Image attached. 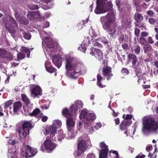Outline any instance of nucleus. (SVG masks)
Returning <instances> with one entry per match:
<instances>
[{
	"label": "nucleus",
	"instance_id": "obj_62",
	"mask_svg": "<svg viewBox=\"0 0 158 158\" xmlns=\"http://www.w3.org/2000/svg\"><path fill=\"white\" fill-rule=\"evenodd\" d=\"M96 156L94 154L90 153L88 154L86 158H95Z\"/></svg>",
	"mask_w": 158,
	"mask_h": 158
},
{
	"label": "nucleus",
	"instance_id": "obj_39",
	"mask_svg": "<svg viewBox=\"0 0 158 158\" xmlns=\"http://www.w3.org/2000/svg\"><path fill=\"white\" fill-rule=\"evenodd\" d=\"M17 60L19 61L23 59L25 57V55L22 53L20 52L17 55Z\"/></svg>",
	"mask_w": 158,
	"mask_h": 158
},
{
	"label": "nucleus",
	"instance_id": "obj_35",
	"mask_svg": "<svg viewBox=\"0 0 158 158\" xmlns=\"http://www.w3.org/2000/svg\"><path fill=\"white\" fill-rule=\"evenodd\" d=\"M134 50L136 54H139L140 52V47L138 45H135L134 47Z\"/></svg>",
	"mask_w": 158,
	"mask_h": 158
},
{
	"label": "nucleus",
	"instance_id": "obj_17",
	"mask_svg": "<svg viewBox=\"0 0 158 158\" xmlns=\"http://www.w3.org/2000/svg\"><path fill=\"white\" fill-rule=\"evenodd\" d=\"M130 125V122L128 121H123L120 125V129L122 131L125 130L127 129Z\"/></svg>",
	"mask_w": 158,
	"mask_h": 158
},
{
	"label": "nucleus",
	"instance_id": "obj_22",
	"mask_svg": "<svg viewBox=\"0 0 158 158\" xmlns=\"http://www.w3.org/2000/svg\"><path fill=\"white\" fill-rule=\"evenodd\" d=\"M65 137V135L64 134L63 131L60 130L58 132V135L57 138H55L54 140L56 141L58 140L59 141L61 142L62 139H63Z\"/></svg>",
	"mask_w": 158,
	"mask_h": 158
},
{
	"label": "nucleus",
	"instance_id": "obj_18",
	"mask_svg": "<svg viewBox=\"0 0 158 158\" xmlns=\"http://www.w3.org/2000/svg\"><path fill=\"white\" fill-rule=\"evenodd\" d=\"M89 113V111L86 109L83 110L79 116L80 119L84 121H85L86 120Z\"/></svg>",
	"mask_w": 158,
	"mask_h": 158
},
{
	"label": "nucleus",
	"instance_id": "obj_53",
	"mask_svg": "<svg viewBox=\"0 0 158 158\" xmlns=\"http://www.w3.org/2000/svg\"><path fill=\"white\" fill-rule=\"evenodd\" d=\"M12 101L11 100H9L6 102L4 105V108H7V107L10 106L12 104Z\"/></svg>",
	"mask_w": 158,
	"mask_h": 158
},
{
	"label": "nucleus",
	"instance_id": "obj_28",
	"mask_svg": "<svg viewBox=\"0 0 158 158\" xmlns=\"http://www.w3.org/2000/svg\"><path fill=\"white\" fill-rule=\"evenodd\" d=\"M10 22H11L10 23V25L11 27H14V28H18V26L16 23V22L13 18L11 17L10 19Z\"/></svg>",
	"mask_w": 158,
	"mask_h": 158
},
{
	"label": "nucleus",
	"instance_id": "obj_25",
	"mask_svg": "<svg viewBox=\"0 0 158 158\" xmlns=\"http://www.w3.org/2000/svg\"><path fill=\"white\" fill-rule=\"evenodd\" d=\"M128 38L127 35L125 34L121 35L118 38V40L120 44L125 42L126 40Z\"/></svg>",
	"mask_w": 158,
	"mask_h": 158
},
{
	"label": "nucleus",
	"instance_id": "obj_56",
	"mask_svg": "<svg viewBox=\"0 0 158 158\" xmlns=\"http://www.w3.org/2000/svg\"><path fill=\"white\" fill-rule=\"evenodd\" d=\"M30 8L32 10H37L39 8V7L35 5H31L30 6Z\"/></svg>",
	"mask_w": 158,
	"mask_h": 158
},
{
	"label": "nucleus",
	"instance_id": "obj_31",
	"mask_svg": "<svg viewBox=\"0 0 158 158\" xmlns=\"http://www.w3.org/2000/svg\"><path fill=\"white\" fill-rule=\"evenodd\" d=\"M96 118V116L94 114L89 113L85 121H87L94 120Z\"/></svg>",
	"mask_w": 158,
	"mask_h": 158
},
{
	"label": "nucleus",
	"instance_id": "obj_10",
	"mask_svg": "<svg viewBox=\"0 0 158 158\" xmlns=\"http://www.w3.org/2000/svg\"><path fill=\"white\" fill-rule=\"evenodd\" d=\"M78 143L77 145L78 149L85 151L88 148V143L84 137H80L78 139Z\"/></svg>",
	"mask_w": 158,
	"mask_h": 158
},
{
	"label": "nucleus",
	"instance_id": "obj_20",
	"mask_svg": "<svg viewBox=\"0 0 158 158\" xmlns=\"http://www.w3.org/2000/svg\"><path fill=\"white\" fill-rule=\"evenodd\" d=\"M15 17L17 20H20L21 22L23 24L27 25L29 23V21L23 17H21L19 18V15L17 13H16L15 14Z\"/></svg>",
	"mask_w": 158,
	"mask_h": 158
},
{
	"label": "nucleus",
	"instance_id": "obj_12",
	"mask_svg": "<svg viewBox=\"0 0 158 158\" xmlns=\"http://www.w3.org/2000/svg\"><path fill=\"white\" fill-rule=\"evenodd\" d=\"M42 90L40 87L38 85L34 87L31 91V95L34 97L41 95Z\"/></svg>",
	"mask_w": 158,
	"mask_h": 158
},
{
	"label": "nucleus",
	"instance_id": "obj_44",
	"mask_svg": "<svg viewBox=\"0 0 158 158\" xmlns=\"http://www.w3.org/2000/svg\"><path fill=\"white\" fill-rule=\"evenodd\" d=\"M145 46L146 47L143 48L144 51L145 52H148V51H151L152 50V46L149 45L148 43V45H147V46Z\"/></svg>",
	"mask_w": 158,
	"mask_h": 158
},
{
	"label": "nucleus",
	"instance_id": "obj_2",
	"mask_svg": "<svg viewBox=\"0 0 158 158\" xmlns=\"http://www.w3.org/2000/svg\"><path fill=\"white\" fill-rule=\"evenodd\" d=\"M65 60L66 74L71 78H77L78 76L77 74L85 70L82 63L76 61L71 56L66 57Z\"/></svg>",
	"mask_w": 158,
	"mask_h": 158
},
{
	"label": "nucleus",
	"instance_id": "obj_29",
	"mask_svg": "<svg viewBox=\"0 0 158 158\" xmlns=\"http://www.w3.org/2000/svg\"><path fill=\"white\" fill-rule=\"evenodd\" d=\"M20 51L22 52H25L27 54V57H30V52L28 49L25 47H22L20 49Z\"/></svg>",
	"mask_w": 158,
	"mask_h": 158
},
{
	"label": "nucleus",
	"instance_id": "obj_8",
	"mask_svg": "<svg viewBox=\"0 0 158 158\" xmlns=\"http://www.w3.org/2000/svg\"><path fill=\"white\" fill-rule=\"evenodd\" d=\"M43 146L45 147V149L48 152H50L53 150L56 146V145L52 142L50 139H46L44 142V145H42L41 149L43 150Z\"/></svg>",
	"mask_w": 158,
	"mask_h": 158
},
{
	"label": "nucleus",
	"instance_id": "obj_51",
	"mask_svg": "<svg viewBox=\"0 0 158 158\" xmlns=\"http://www.w3.org/2000/svg\"><path fill=\"white\" fill-rule=\"evenodd\" d=\"M21 154H20V158H19L18 156H17V153L16 156H12L11 157V158H24V157H25L24 152H23V151L22 152V149L21 150Z\"/></svg>",
	"mask_w": 158,
	"mask_h": 158
},
{
	"label": "nucleus",
	"instance_id": "obj_3",
	"mask_svg": "<svg viewBox=\"0 0 158 158\" xmlns=\"http://www.w3.org/2000/svg\"><path fill=\"white\" fill-rule=\"evenodd\" d=\"M143 123L142 131L144 134L155 131L158 129V123L152 117L146 118L143 120Z\"/></svg>",
	"mask_w": 158,
	"mask_h": 158
},
{
	"label": "nucleus",
	"instance_id": "obj_23",
	"mask_svg": "<svg viewBox=\"0 0 158 158\" xmlns=\"http://www.w3.org/2000/svg\"><path fill=\"white\" fill-rule=\"evenodd\" d=\"M62 112L63 115L67 118L73 116L72 113L68 108H65L64 109L62 110Z\"/></svg>",
	"mask_w": 158,
	"mask_h": 158
},
{
	"label": "nucleus",
	"instance_id": "obj_16",
	"mask_svg": "<svg viewBox=\"0 0 158 158\" xmlns=\"http://www.w3.org/2000/svg\"><path fill=\"white\" fill-rule=\"evenodd\" d=\"M66 124L68 130H70L75 125V122L73 120V116L67 118Z\"/></svg>",
	"mask_w": 158,
	"mask_h": 158
},
{
	"label": "nucleus",
	"instance_id": "obj_27",
	"mask_svg": "<svg viewBox=\"0 0 158 158\" xmlns=\"http://www.w3.org/2000/svg\"><path fill=\"white\" fill-rule=\"evenodd\" d=\"M22 99L23 102L26 104L27 106L30 104V102L27 95L24 94H21Z\"/></svg>",
	"mask_w": 158,
	"mask_h": 158
},
{
	"label": "nucleus",
	"instance_id": "obj_32",
	"mask_svg": "<svg viewBox=\"0 0 158 158\" xmlns=\"http://www.w3.org/2000/svg\"><path fill=\"white\" fill-rule=\"evenodd\" d=\"M14 57L12 54L10 53V52H7L5 54L3 59H6L7 60H11L14 59Z\"/></svg>",
	"mask_w": 158,
	"mask_h": 158
},
{
	"label": "nucleus",
	"instance_id": "obj_15",
	"mask_svg": "<svg viewBox=\"0 0 158 158\" xmlns=\"http://www.w3.org/2000/svg\"><path fill=\"white\" fill-rule=\"evenodd\" d=\"M18 133L19 134V136L22 139H24L29 134V132L28 130H23L21 128L18 129Z\"/></svg>",
	"mask_w": 158,
	"mask_h": 158
},
{
	"label": "nucleus",
	"instance_id": "obj_33",
	"mask_svg": "<svg viewBox=\"0 0 158 158\" xmlns=\"http://www.w3.org/2000/svg\"><path fill=\"white\" fill-rule=\"evenodd\" d=\"M8 152L10 154H13L14 156H16L17 154L16 149L15 148H8Z\"/></svg>",
	"mask_w": 158,
	"mask_h": 158
},
{
	"label": "nucleus",
	"instance_id": "obj_19",
	"mask_svg": "<svg viewBox=\"0 0 158 158\" xmlns=\"http://www.w3.org/2000/svg\"><path fill=\"white\" fill-rule=\"evenodd\" d=\"M31 128V124L30 122L25 121L23 123L22 129L25 130H28L29 132Z\"/></svg>",
	"mask_w": 158,
	"mask_h": 158
},
{
	"label": "nucleus",
	"instance_id": "obj_9",
	"mask_svg": "<svg viewBox=\"0 0 158 158\" xmlns=\"http://www.w3.org/2000/svg\"><path fill=\"white\" fill-rule=\"evenodd\" d=\"M102 71L103 76L108 80L113 76L112 73V68L108 65H105L103 66Z\"/></svg>",
	"mask_w": 158,
	"mask_h": 158
},
{
	"label": "nucleus",
	"instance_id": "obj_6",
	"mask_svg": "<svg viewBox=\"0 0 158 158\" xmlns=\"http://www.w3.org/2000/svg\"><path fill=\"white\" fill-rule=\"evenodd\" d=\"M24 152L26 158L32 157L35 155L37 152L36 149L27 145L22 148V152Z\"/></svg>",
	"mask_w": 158,
	"mask_h": 158
},
{
	"label": "nucleus",
	"instance_id": "obj_5",
	"mask_svg": "<svg viewBox=\"0 0 158 158\" xmlns=\"http://www.w3.org/2000/svg\"><path fill=\"white\" fill-rule=\"evenodd\" d=\"M62 123L60 121L58 120L56 121L52 126L46 128L45 129V135L49 134V137L52 138L56 133V129L60 127Z\"/></svg>",
	"mask_w": 158,
	"mask_h": 158
},
{
	"label": "nucleus",
	"instance_id": "obj_54",
	"mask_svg": "<svg viewBox=\"0 0 158 158\" xmlns=\"http://www.w3.org/2000/svg\"><path fill=\"white\" fill-rule=\"evenodd\" d=\"M140 32V30L139 29L137 28H135V36L138 38L139 36Z\"/></svg>",
	"mask_w": 158,
	"mask_h": 158
},
{
	"label": "nucleus",
	"instance_id": "obj_21",
	"mask_svg": "<svg viewBox=\"0 0 158 158\" xmlns=\"http://www.w3.org/2000/svg\"><path fill=\"white\" fill-rule=\"evenodd\" d=\"M33 108L32 107H29L28 108L27 110L29 113V115L31 116H36L40 112V111L39 109L36 108L34 110L32 113H30L29 111V110H32Z\"/></svg>",
	"mask_w": 158,
	"mask_h": 158
},
{
	"label": "nucleus",
	"instance_id": "obj_38",
	"mask_svg": "<svg viewBox=\"0 0 158 158\" xmlns=\"http://www.w3.org/2000/svg\"><path fill=\"white\" fill-rule=\"evenodd\" d=\"M23 31L24 33L23 34L24 37L26 39L30 40L31 39V35L28 32H24V31L22 29H21L20 31Z\"/></svg>",
	"mask_w": 158,
	"mask_h": 158
},
{
	"label": "nucleus",
	"instance_id": "obj_13",
	"mask_svg": "<svg viewBox=\"0 0 158 158\" xmlns=\"http://www.w3.org/2000/svg\"><path fill=\"white\" fill-rule=\"evenodd\" d=\"M83 106L82 102L80 100H77L75 101L74 105L70 106V109L71 111L73 110V107L75 108V110H77L78 108L80 109Z\"/></svg>",
	"mask_w": 158,
	"mask_h": 158
},
{
	"label": "nucleus",
	"instance_id": "obj_46",
	"mask_svg": "<svg viewBox=\"0 0 158 158\" xmlns=\"http://www.w3.org/2000/svg\"><path fill=\"white\" fill-rule=\"evenodd\" d=\"M121 72L124 75H127L129 73V71L126 68H122L121 70Z\"/></svg>",
	"mask_w": 158,
	"mask_h": 158
},
{
	"label": "nucleus",
	"instance_id": "obj_36",
	"mask_svg": "<svg viewBox=\"0 0 158 158\" xmlns=\"http://www.w3.org/2000/svg\"><path fill=\"white\" fill-rule=\"evenodd\" d=\"M85 152L84 151L78 149V150L75 151L74 153V155L76 157H79L81 156L83 152Z\"/></svg>",
	"mask_w": 158,
	"mask_h": 158
},
{
	"label": "nucleus",
	"instance_id": "obj_24",
	"mask_svg": "<svg viewBox=\"0 0 158 158\" xmlns=\"http://www.w3.org/2000/svg\"><path fill=\"white\" fill-rule=\"evenodd\" d=\"M134 19L137 22H139L143 20V17L142 14L136 12L135 14Z\"/></svg>",
	"mask_w": 158,
	"mask_h": 158
},
{
	"label": "nucleus",
	"instance_id": "obj_50",
	"mask_svg": "<svg viewBox=\"0 0 158 158\" xmlns=\"http://www.w3.org/2000/svg\"><path fill=\"white\" fill-rule=\"evenodd\" d=\"M146 13L150 17H152L155 15V13L152 10L147 11Z\"/></svg>",
	"mask_w": 158,
	"mask_h": 158
},
{
	"label": "nucleus",
	"instance_id": "obj_64",
	"mask_svg": "<svg viewBox=\"0 0 158 158\" xmlns=\"http://www.w3.org/2000/svg\"><path fill=\"white\" fill-rule=\"evenodd\" d=\"M148 41L149 43L152 44L154 43V41L153 40L151 36L148 37Z\"/></svg>",
	"mask_w": 158,
	"mask_h": 158
},
{
	"label": "nucleus",
	"instance_id": "obj_58",
	"mask_svg": "<svg viewBox=\"0 0 158 158\" xmlns=\"http://www.w3.org/2000/svg\"><path fill=\"white\" fill-rule=\"evenodd\" d=\"M131 63L133 66H135L136 64H138L139 61L138 60L137 58L135 59L134 60H132L131 61Z\"/></svg>",
	"mask_w": 158,
	"mask_h": 158
},
{
	"label": "nucleus",
	"instance_id": "obj_1",
	"mask_svg": "<svg viewBox=\"0 0 158 158\" xmlns=\"http://www.w3.org/2000/svg\"><path fill=\"white\" fill-rule=\"evenodd\" d=\"M108 11L106 15L101 17L100 22L103 29L108 33L110 37H114L117 27V24L114 23L115 13L112 7Z\"/></svg>",
	"mask_w": 158,
	"mask_h": 158
},
{
	"label": "nucleus",
	"instance_id": "obj_4",
	"mask_svg": "<svg viewBox=\"0 0 158 158\" xmlns=\"http://www.w3.org/2000/svg\"><path fill=\"white\" fill-rule=\"evenodd\" d=\"M97 6L94 10V12L97 14L105 13L113 7L110 2L107 0H97Z\"/></svg>",
	"mask_w": 158,
	"mask_h": 158
},
{
	"label": "nucleus",
	"instance_id": "obj_34",
	"mask_svg": "<svg viewBox=\"0 0 158 158\" xmlns=\"http://www.w3.org/2000/svg\"><path fill=\"white\" fill-rule=\"evenodd\" d=\"M8 52L4 48H0V57L3 59L5 54Z\"/></svg>",
	"mask_w": 158,
	"mask_h": 158
},
{
	"label": "nucleus",
	"instance_id": "obj_37",
	"mask_svg": "<svg viewBox=\"0 0 158 158\" xmlns=\"http://www.w3.org/2000/svg\"><path fill=\"white\" fill-rule=\"evenodd\" d=\"M45 68L47 71L50 73H53L56 71V69L55 68L53 67L52 66L49 67H47L45 66Z\"/></svg>",
	"mask_w": 158,
	"mask_h": 158
},
{
	"label": "nucleus",
	"instance_id": "obj_11",
	"mask_svg": "<svg viewBox=\"0 0 158 158\" xmlns=\"http://www.w3.org/2000/svg\"><path fill=\"white\" fill-rule=\"evenodd\" d=\"M61 57L57 55H55L53 56L52 61L55 66L59 68L62 65Z\"/></svg>",
	"mask_w": 158,
	"mask_h": 158
},
{
	"label": "nucleus",
	"instance_id": "obj_30",
	"mask_svg": "<svg viewBox=\"0 0 158 158\" xmlns=\"http://www.w3.org/2000/svg\"><path fill=\"white\" fill-rule=\"evenodd\" d=\"M98 38L97 39H95L92 41V44L93 46H98L100 48H102V46L101 44L99 42V41L98 40Z\"/></svg>",
	"mask_w": 158,
	"mask_h": 158
},
{
	"label": "nucleus",
	"instance_id": "obj_48",
	"mask_svg": "<svg viewBox=\"0 0 158 158\" xmlns=\"http://www.w3.org/2000/svg\"><path fill=\"white\" fill-rule=\"evenodd\" d=\"M128 58L130 60H133L137 58V57L134 54L130 53L127 55Z\"/></svg>",
	"mask_w": 158,
	"mask_h": 158
},
{
	"label": "nucleus",
	"instance_id": "obj_14",
	"mask_svg": "<svg viewBox=\"0 0 158 158\" xmlns=\"http://www.w3.org/2000/svg\"><path fill=\"white\" fill-rule=\"evenodd\" d=\"M13 112L17 113L21 109L22 107V102L20 101H17L13 103Z\"/></svg>",
	"mask_w": 158,
	"mask_h": 158
},
{
	"label": "nucleus",
	"instance_id": "obj_43",
	"mask_svg": "<svg viewBox=\"0 0 158 158\" xmlns=\"http://www.w3.org/2000/svg\"><path fill=\"white\" fill-rule=\"evenodd\" d=\"M69 131L68 135L69 138H72L74 137L75 136L74 131L72 130V129L70 130H69Z\"/></svg>",
	"mask_w": 158,
	"mask_h": 158
},
{
	"label": "nucleus",
	"instance_id": "obj_47",
	"mask_svg": "<svg viewBox=\"0 0 158 158\" xmlns=\"http://www.w3.org/2000/svg\"><path fill=\"white\" fill-rule=\"evenodd\" d=\"M128 58L130 60H133L137 58V57L134 54L130 53L127 55Z\"/></svg>",
	"mask_w": 158,
	"mask_h": 158
},
{
	"label": "nucleus",
	"instance_id": "obj_59",
	"mask_svg": "<svg viewBox=\"0 0 158 158\" xmlns=\"http://www.w3.org/2000/svg\"><path fill=\"white\" fill-rule=\"evenodd\" d=\"M102 126V124L101 123H98L94 127V129L98 130Z\"/></svg>",
	"mask_w": 158,
	"mask_h": 158
},
{
	"label": "nucleus",
	"instance_id": "obj_42",
	"mask_svg": "<svg viewBox=\"0 0 158 158\" xmlns=\"http://www.w3.org/2000/svg\"><path fill=\"white\" fill-rule=\"evenodd\" d=\"M47 47L49 48L53 49L54 47V44L53 42L52 41H49L46 43Z\"/></svg>",
	"mask_w": 158,
	"mask_h": 158
},
{
	"label": "nucleus",
	"instance_id": "obj_41",
	"mask_svg": "<svg viewBox=\"0 0 158 158\" xmlns=\"http://www.w3.org/2000/svg\"><path fill=\"white\" fill-rule=\"evenodd\" d=\"M98 41L100 42H102V43L104 44H107L108 42V41L105 37H102L101 38H98Z\"/></svg>",
	"mask_w": 158,
	"mask_h": 158
},
{
	"label": "nucleus",
	"instance_id": "obj_26",
	"mask_svg": "<svg viewBox=\"0 0 158 158\" xmlns=\"http://www.w3.org/2000/svg\"><path fill=\"white\" fill-rule=\"evenodd\" d=\"M96 57L99 61H101L103 58V55L102 50L99 49H98L96 52Z\"/></svg>",
	"mask_w": 158,
	"mask_h": 158
},
{
	"label": "nucleus",
	"instance_id": "obj_49",
	"mask_svg": "<svg viewBox=\"0 0 158 158\" xmlns=\"http://www.w3.org/2000/svg\"><path fill=\"white\" fill-rule=\"evenodd\" d=\"M97 49V48H95L94 47H91L90 48V52L89 53L92 56L95 55L96 54V51Z\"/></svg>",
	"mask_w": 158,
	"mask_h": 158
},
{
	"label": "nucleus",
	"instance_id": "obj_57",
	"mask_svg": "<svg viewBox=\"0 0 158 158\" xmlns=\"http://www.w3.org/2000/svg\"><path fill=\"white\" fill-rule=\"evenodd\" d=\"M149 34L145 31H142L141 33V36L140 37L144 38V37L148 36Z\"/></svg>",
	"mask_w": 158,
	"mask_h": 158
},
{
	"label": "nucleus",
	"instance_id": "obj_52",
	"mask_svg": "<svg viewBox=\"0 0 158 158\" xmlns=\"http://www.w3.org/2000/svg\"><path fill=\"white\" fill-rule=\"evenodd\" d=\"M148 22L151 25H154L156 23V20L153 18H150L148 19Z\"/></svg>",
	"mask_w": 158,
	"mask_h": 158
},
{
	"label": "nucleus",
	"instance_id": "obj_63",
	"mask_svg": "<svg viewBox=\"0 0 158 158\" xmlns=\"http://www.w3.org/2000/svg\"><path fill=\"white\" fill-rule=\"evenodd\" d=\"M112 153L113 154H114L115 155V156L114 158H119V156L118 153L117 152V151H112Z\"/></svg>",
	"mask_w": 158,
	"mask_h": 158
},
{
	"label": "nucleus",
	"instance_id": "obj_7",
	"mask_svg": "<svg viewBox=\"0 0 158 158\" xmlns=\"http://www.w3.org/2000/svg\"><path fill=\"white\" fill-rule=\"evenodd\" d=\"M100 147L101 149L100 151L99 158H107L109 149L108 146L103 142L100 144Z\"/></svg>",
	"mask_w": 158,
	"mask_h": 158
},
{
	"label": "nucleus",
	"instance_id": "obj_60",
	"mask_svg": "<svg viewBox=\"0 0 158 158\" xmlns=\"http://www.w3.org/2000/svg\"><path fill=\"white\" fill-rule=\"evenodd\" d=\"M124 6H125V8L124 9V10H126L127 9V10H129L131 9V6L130 4L126 3L124 5Z\"/></svg>",
	"mask_w": 158,
	"mask_h": 158
},
{
	"label": "nucleus",
	"instance_id": "obj_61",
	"mask_svg": "<svg viewBox=\"0 0 158 158\" xmlns=\"http://www.w3.org/2000/svg\"><path fill=\"white\" fill-rule=\"evenodd\" d=\"M81 47H79L78 49L81 50L82 52H85V51L86 50L84 44H82L81 45Z\"/></svg>",
	"mask_w": 158,
	"mask_h": 158
},
{
	"label": "nucleus",
	"instance_id": "obj_45",
	"mask_svg": "<svg viewBox=\"0 0 158 158\" xmlns=\"http://www.w3.org/2000/svg\"><path fill=\"white\" fill-rule=\"evenodd\" d=\"M27 16L28 19H31L35 18V14L33 12H29L27 15Z\"/></svg>",
	"mask_w": 158,
	"mask_h": 158
},
{
	"label": "nucleus",
	"instance_id": "obj_40",
	"mask_svg": "<svg viewBox=\"0 0 158 158\" xmlns=\"http://www.w3.org/2000/svg\"><path fill=\"white\" fill-rule=\"evenodd\" d=\"M139 40L140 44L144 46H147L148 44V43L146 40L144 38L140 37Z\"/></svg>",
	"mask_w": 158,
	"mask_h": 158
},
{
	"label": "nucleus",
	"instance_id": "obj_55",
	"mask_svg": "<svg viewBox=\"0 0 158 158\" xmlns=\"http://www.w3.org/2000/svg\"><path fill=\"white\" fill-rule=\"evenodd\" d=\"M97 83L99 85L100 82H101L102 80L103 79L102 77L101 76L100 74H98L97 75Z\"/></svg>",
	"mask_w": 158,
	"mask_h": 158
}]
</instances>
